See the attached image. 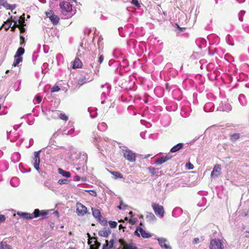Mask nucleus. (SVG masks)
Segmentation results:
<instances>
[{
  "label": "nucleus",
  "instance_id": "14",
  "mask_svg": "<svg viewBox=\"0 0 249 249\" xmlns=\"http://www.w3.org/2000/svg\"><path fill=\"white\" fill-rule=\"evenodd\" d=\"M83 66V63L78 58H76L73 62L72 68L73 69L77 68H81Z\"/></svg>",
  "mask_w": 249,
  "mask_h": 249
},
{
  "label": "nucleus",
  "instance_id": "7",
  "mask_svg": "<svg viewBox=\"0 0 249 249\" xmlns=\"http://www.w3.org/2000/svg\"><path fill=\"white\" fill-rule=\"evenodd\" d=\"M76 212L79 215L83 216L87 213V208L80 203H77Z\"/></svg>",
  "mask_w": 249,
  "mask_h": 249
},
{
  "label": "nucleus",
  "instance_id": "42",
  "mask_svg": "<svg viewBox=\"0 0 249 249\" xmlns=\"http://www.w3.org/2000/svg\"><path fill=\"white\" fill-rule=\"evenodd\" d=\"M95 243L94 245L95 247H94V249H98V248H99V246L100 245V244L97 241H95Z\"/></svg>",
  "mask_w": 249,
  "mask_h": 249
},
{
  "label": "nucleus",
  "instance_id": "56",
  "mask_svg": "<svg viewBox=\"0 0 249 249\" xmlns=\"http://www.w3.org/2000/svg\"><path fill=\"white\" fill-rule=\"evenodd\" d=\"M9 72V70H7L5 72L6 73H8Z\"/></svg>",
  "mask_w": 249,
  "mask_h": 249
},
{
  "label": "nucleus",
  "instance_id": "33",
  "mask_svg": "<svg viewBox=\"0 0 249 249\" xmlns=\"http://www.w3.org/2000/svg\"><path fill=\"white\" fill-rule=\"evenodd\" d=\"M25 38L23 36H20V44L23 45L25 44Z\"/></svg>",
  "mask_w": 249,
  "mask_h": 249
},
{
  "label": "nucleus",
  "instance_id": "31",
  "mask_svg": "<svg viewBox=\"0 0 249 249\" xmlns=\"http://www.w3.org/2000/svg\"><path fill=\"white\" fill-rule=\"evenodd\" d=\"M185 167L190 170L193 169L194 168L193 164H192L191 162H188L186 163L185 165Z\"/></svg>",
  "mask_w": 249,
  "mask_h": 249
},
{
  "label": "nucleus",
  "instance_id": "15",
  "mask_svg": "<svg viewBox=\"0 0 249 249\" xmlns=\"http://www.w3.org/2000/svg\"><path fill=\"white\" fill-rule=\"evenodd\" d=\"M171 158V157H168V156L161 157L157 160L156 161V163L158 165L161 164L165 162L166 161H168Z\"/></svg>",
  "mask_w": 249,
  "mask_h": 249
},
{
  "label": "nucleus",
  "instance_id": "57",
  "mask_svg": "<svg viewBox=\"0 0 249 249\" xmlns=\"http://www.w3.org/2000/svg\"><path fill=\"white\" fill-rule=\"evenodd\" d=\"M129 214H132V212H130L129 213Z\"/></svg>",
  "mask_w": 249,
  "mask_h": 249
},
{
  "label": "nucleus",
  "instance_id": "32",
  "mask_svg": "<svg viewBox=\"0 0 249 249\" xmlns=\"http://www.w3.org/2000/svg\"><path fill=\"white\" fill-rule=\"evenodd\" d=\"M60 89V88L58 86H54L52 89V92L58 91Z\"/></svg>",
  "mask_w": 249,
  "mask_h": 249
},
{
  "label": "nucleus",
  "instance_id": "3",
  "mask_svg": "<svg viewBox=\"0 0 249 249\" xmlns=\"http://www.w3.org/2000/svg\"><path fill=\"white\" fill-rule=\"evenodd\" d=\"M134 235L137 236L138 237H140V236H142L143 238H148L152 236L151 233L146 232L140 227L137 228L136 231H134Z\"/></svg>",
  "mask_w": 249,
  "mask_h": 249
},
{
  "label": "nucleus",
  "instance_id": "28",
  "mask_svg": "<svg viewBox=\"0 0 249 249\" xmlns=\"http://www.w3.org/2000/svg\"><path fill=\"white\" fill-rule=\"evenodd\" d=\"M125 249H137V247L133 243H130L125 246Z\"/></svg>",
  "mask_w": 249,
  "mask_h": 249
},
{
  "label": "nucleus",
  "instance_id": "53",
  "mask_svg": "<svg viewBox=\"0 0 249 249\" xmlns=\"http://www.w3.org/2000/svg\"><path fill=\"white\" fill-rule=\"evenodd\" d=\"M82 180L83 181H86L87 180V178L86 177H83L82 178Z\"/></svg>",
  "mask_w": 249,
  "mask_h": 249
},
{
  "label": "nucleus",
  "instance_id": "30",
  "mask_svg": "<svg viewBox=\"0 0 249 249\" xmlns=\"http://www.w3.org/2000/svg\"><path fill=\"white\" fill-rule=\"evenodd\" d=\"M128 206L126 204H124L122 201H121L120 204L119 206H118V208L120 209H123L124 210L126 207H127Z\"/></svg>",
  "mask_w": 249,
  "mask_h": 249
},
{
  "label": "nucleus",
  "instance_id": "12",
  "mask_svg": "<svg viewBox=\"0 0 249 249\" xmlns=\"http://www.w3.org/2000/svg\"><path fill=\"white\" fill-rule=\"evenodd\" d=\"M111 231L109 228H105L99 231V235L104 237H107L111 234Z\"/></svg>",
  "mask_w": 249,
  "mask_h": 249
},
{
  "label": "nucleus",
  "instance_id": "21",
  "mask_svg": "<svg viewBox=\"0 0 249 249\" xmlns=\"http://www.w3.org/2000/svg\"><path fill=\"white\" fill-rule=\"evenodd\" d=\"M24 52H25L24 49L22 47H19L18 49L16 54L15 55L14 58L20 57L22 55H23L24 54Z\"/></svg>",
  "mask_w": 249,
  "mask_h": 249
},
{
  "label": "nucleus",
  "instance_id": "24",
  "mask_svg": "<svg viewBox=\"0 0 249 249\" xmlns=\"http://www.w3.org/2000/svg\"><path fill=\"white\" fill-rule=\"evenodd\" d=\"M240 134L234 133L230 135V140L231 142H235L240 138Z\"/></svg>",
  "mask_w": 249,
  "mask_h": 249
},
{
  "label": "nucleus",
  "instance_id": "35",
  "mask_svg": "<svg viewBox=\"0 0 249 249\" xmlns=\"http://www.w3.org/2000/svg\"><path fill=\"white\" fill-rule=\"evenodd\" d=\"M106 243L108 244L109 246H110L111 248L113 247L114 244V240L111 239L109 241L107 240L106 241Z\"/></svg>",
  "mask_w": 249,
  "mask_h": 249
},
{
  "label": "nucleus",
  "instance_id": "60",
  "mask_svg": "<svg viewBox=\"0 0 249 249\" xmlns=\"http://www.w3.org/2000/svg\"><path fill=\"white\" fill-rule=\"evenodd\" d=\"M53 225H54V224H53V223H52V224L51 225V226L52 228H53Z\"/></svg>",
  "mask_w": 249,
  "mask_h": 249
},
{
  "label": "nucleus",
  "instance_id": "47",
  "mask_svg": "<svg viewBox=\"0 0 249 249\" xmlns=\"http://www.w3.org/2000/svg\"><path fill=\"white\" fill-rule=\"evenodd\" d=\"M36 101L38 103H39L41 101V98L39 96H37L36 97Z\"/></svg>",
  "mask_w": 249,
  "mask_h": 249
},
{
  "label": "nucleus",
  "instance_id": "9",
  "mask_svg": "<svg viewBox=\"0 0 249 249\" xmlns=\"http://www.w3.org/2000/svg\"><path fill=\"white\" fill-rule=\"evenodd\" d=\"M156 239L159 241V244L162 248H164V249H172L171 247L166 243L167 240L166 238L157 237Z\"/></svg>",
  "mask_w": 249,
  "mask_h": 249
},
{
  "label": "nucleus",
  "instance_id": "13",
  "mask_svg": "<svg viewBox=\"0 0 249 249\" xmlns=\"http://www.w3.org/2000/svg\"><path fill=\"white\" fill-rule=\"evenodd\" d=\"M0 5L5 8L6 9L11 10V11L16 8L15 5H11L7 3L6 1L4 0H0Z\"/></svg>",
  "mask_w": 249,
  "mask_h": 249
},
{
  "label": "nucleus",
  "instance_id": "4",
  "mask_svg": "<svg viewBox=\"0 0 249 249\" xmlns=\"http://www.w3.org/2000/svg\"><path fill=\"white\" fill-rule=\"evenodd\" d=\"M152 206L155 214L157 216L159 217L163 216L164 213V210L162 206L160 205L159 204L153 203Z\"/></svg>",
  "mask_w": 249,
  "mask_h": 249
},
{
  "label": "nucleus",
  "instance_id": "62",
  "mask_svg": "<svg viewBox=\"0 0 249 249\" xmlns=\"http://www.w3.org/2000/svg\"><path fill=\"white\" fill-rule=\"evenodd\" d=\"M27 18H30V16L28 15V16H27Z\"/></svg>",
  "mask_w": 249,
  "mask_h": 249
},
{
  "label": "nucleus",
  "instance_id": "18",
  "mask_svg": "<svg viewBox=\"0 0 249 249\" xmlns=\"http://www.w3.org/2000/svg\"><path fill=\"white\" fill-rule=\"evenodd\" d=\"M13 20L12 19H7L4 23L1 26V28L3 27L6 31L11 28Z\"/></svg>",
  "mask_w": 249,
  "mask_h": 249
},
{
  "label": "nucleus",
  "instance_id": "55",
  "mask_svg": "<svg viewBox=\"0 0 249 249\" xmlns=\"http://www.w3.org/2000/svg\"><path fill=\"white\" fill-rule=\"evenodd\" d=\"M68 249H76L74 247H69Z\"/></svg>",
  "mask_w": 249,
  "mask_h": 249
},
{
  "label": "nucleus",
  "instance_id": "39",
  "mask_svg": "<svg viewBox=\"0 0 249 249\" xmlns=\"http://www.w3.org/2000/svg\"><path fill=\"white\" fill-rule=\"evenodd\" d=\"M111 249L110 246L108 244L106 243L103 245V249Z\"/></svg>",
  "mask_w": 249,
  "mask_h": 249
},
{
  "label": "nucleus",
  "instance_id": "43",
  "mask_svg": "<svg viewBox=\"0 0 249 249\" xmlns=\"http://www.w3.org/2000/svg\"><path fill=\"white\" fill-rule=\"evenodd\" d=\"M199 241V239L198 238H195L193 241V243L194 244H197Z\"/></svg>",
  "mask_w": 249,
  "mask_h": 249
},
{
  "label": "nucleus",
  "instance_id": "22",
  "mask_svg": "<svg viewBox=\"0 0 249 249\" xmlns=\"http://www.w3.org/2000/svg\"><path fill=\"white\" fill-rule=\"evenodd\" d=\"M109 173L114 176L115 179L122 178H123V175L119 172L110 171Z\"/></svg>",
  "mask_w": 249,
  "mask_h": 249
},
{
  "label": "nucleus",
  "instance_id": "5",
  "mask_svg": "<svg viewBox=\"0 0 249 249\" xmlns=\"http://www.w3.org/2000/svg\"><path fill=\"white\" fill-rule=\"evenodd\" d=\"M62 12L63 14L70 12L72 11V5L70 2L67 1H62L59 4Z\"/></svg>",
  "mask_w": 249,
  "mask_h": 249
},
{
  "label": "nucleus",
  "instance_id": "34",
  "mask_svg": "<svg viewBox=\"0 0 249 249\" xmlns=\"http://www.w3.org/2000/svg\"><path fill=\"white\" fill-rule=\"evenodd\" d=\"M17 27L19 29L20 33H24L25 32V29L24 27V26H20V25H18Z\"/></svg>",
  "mask_w": 249,
  "mask_h": 249
},
{
  "label": "nucleus",
  "instance_id": "41",
  "mask_svg": "<svg viewBox=\"0 0 249 249\" xmlns=\"http://www.w3.org/2000/svg\"><path fill=\"white\" fill-rule=\"evenodd\" d=\"M178 28L179 29L180 32H183L185 30V28L184 27H180L178 24H176Z\"/></svg>",
  "mask_w": 249,
  "mask_h": 249
},
{
  "label": "nucleus",
  "instance_id": "38",
  "mask_svg": "<svg viewBox=\"0 0 249 249\" xmlns=\"http://www.w3.org/2000/svg\"><path fill=\"white\" fill-rule=\"evenodd\" d=\"M67 180L66 179H59L58 181V183L59 184H65L67 182Z\"/></svg>",
  "mask_w": 249,
  "mask_h": 249
},
{
  "label": "nucleus",
  "instance_id": "8",
  "mask_svg": "<svg viewBox=\"0 0 249 249\" xmlns=\"http://www.w3.org/2000/svg\"><path fill=\"white\" fill-rule=\"evenodd\" d=\"M39 154L40 151L35 152L34 154L35 157L34 158V166L37 171L39 170V166L40 162Z\"/></svg>",
  "mask_w": 249,
  "mask_h": 249
},
{
  "label": "nucleus",
  "instance_id": "48",
  "mask_svg": "<svg viewBox=\"0 0 249 249\" xmlns=\"http://www.w3.org/2000/svg\"><path fill=\"white\" fill-rule=\"evenodd\" d=\"M98 219V220H99V222H100L102 224H103V225L105 224V223H107V221H105L104 220H105V219H103V220H101V219H101V218H99V219Z\"/></svg>",
  "mask_w": 249,
  "mask_h": 249
},
{
  "label": "nucleus",
  "instance_id": "10",
  "mask_svg": "<svg viewBox=\"0 0 249 249\" xmlns=\"http://www.w3.org/2000/svg\"><path fill=\"white\" fill-rule=\"evenodd\" d=\"M221 165L216 164L211 172V178L217 177L221 174Z\"/></svg>",
  "mask_w": 249,
  "mask_h": 249
},
{
  "label": "nucleus",
  "instance_id": "17",
  "mask_svg": "<svg viewBox=\"0 0 249 249\" xmlns=\"http://www.w3.org/2000/svg\"><path fill=\"white\" fill-rule=\"evenodd\" d=\"M49 19L53 25L57 24L59 23L60 20L59 17L54 14L53 16H50Z\"/></svg>",
  "mask_w": 249,
  "mask_h": 249
},
{
  "label": "nucleus",
  "instance_id": "2",
  "mask_svg": "<svg viewBox=\"0 0 249 249\" xmlns=\"http://www.w3.org/2000/svg\"><path fill=\"white\" fill-rule=\"evenodd\" d=\"M124 157L130 162L136 161V154L129 149L123 150Z\"/></svg>",
  "mask_w": 249,
  "mask_h": 249
},
{
  "label": "nucleus",
  "instance_id": "6",
  "mask_svg": "<svg viewBox=\"0 0 249 249\" xmlns=\"http://www.w3.org/2000/svg\"><path fill=\"white\" fill-rule=\"evenodd\" d=\"M210 248V249H223L224 246L220 240L214 239L211 241Z\"/></svg>",
  "mask_w": 249,
  "mask_h": 249
},
{
  "label": "nucleus",
  "instance_id": "64",
  "mask_svg": "<svg viewBox=\"0 0 249 249\" xmlns=\"http://www.w3.org/2000/svg\"><path fill=\"white\" fill-rule=\"evenodd\" d=\"M229 110H231V107H230V108H229Z\"/></svg>",
  "mask_w": 249,
  "mask_h": 249
},
{
  "label": "nucleus",
  "instance_id": "54",
  "mask_svg": "<svg viewBox=\"0 0 249 249\" xmlns=\"http://www.w3.org/2000/svg\"><path fill=\"white\" fill-rule=\"evenodd\" d=\"M0 218H5V215H3V214H0Z\"/></svg>",
  "mask_w": 249,
  "mask_h": 249
},
{
  "label": "nucleus",
  "instance_id": "37",
  "mask_svg": "<svg viewBox=\"0 0 249 249\" xmlns=\"http://www.w3.org/2000/svg\"><path fill=\"white\" fill-rule=\"evenodd\" d=\"M17 26H18L17 23L16 21H15L14 25L12 27H11V31H13V32L16 29V28L17 27Z\"/></svg>",
  "mask_w": 249,
  "mask_h": 249
},
{
  "label": "nucleus",
  "instance_id": "45",
  "mask_svg": "<svg viewBox=\"0 0 249 249\" xmlns=\"http://www.w3.org/2000/svg\"><path fill=\"white\" fill-rule=\"evenodd\" d=\"M80 177L78 175H76L74 177V179L75 181H79L80 180Z\"/></svg>",
  "mask_w": 249,
  "mask_h": 249
},
{
  "label": "nucleus",
  "instance_id": "61",
  "mask_svg": "<svg viewBox=\"0 0 249 249\" xmlns=\"http://www.w3.org/2000/svg\"><path fill=\"white\" fill-rule=\"evenodd\" d=\"M64 228V226H61V227H60V228H61V229H62V228Z\"/></svg>",
  "mask_w": 249,
  "mask_h": 249
},
{
  "label": "nucleus",
  "instance_id": "59",
  "mask_svg": "<svg viewBox=\"0 0 249 249\" xmlns=\"http://www.w3.org/2000/svg\"><path fill=\"white\" fill-rule=\"evenodd\" d=\"M53 225H54V224H53V223H52V224L51 225V226L52 228H53Z\"/></svg>",
  "mask_w": 249,
  "mask_h": 249
},
{
  "label": "nucleus",
  "instance_id": "29",
  "mask_svg": "<svg viewBox=\"0 0 249 249\" xmlns=\"http://www.w3.org/2000/svg\"><path fill=\"white\" fill-rule=\"evenodd\" d=\"M108 223L109 224L110 228H116L117 226V222L115 221H109L108 222Z\"/></svg>",
  "mask_w": 249,
  "mask_h": 249
},
{
  "label": "nucleus",
  "instance_id": "25",
  "mask_svg": "<svg viewBox=\"0 0 249 249\" xmlns=\"http://www.w3.org/2000/svg\"><path fill=\"white\" fill-rule=\"evenodd\" d=\"M0 249H11L10 246L7 244L6 242L3 240L0 243Z\"/></svg>",
  "mask_w": 249,
  "mask_h": 249
},
{
  "label": "nucleus",
  "instance_id": "46",
  "mask_svg": "<svg viewBox=\"0 0 249 249\" xmlns=\"http://www.w3.org/2000/svg\"><path fill=\"white\" fill-rule=\"evenodd\" d=\"M124 220H129V222L132 224L135 223L136 222V219H124Z\"/></svg>",
  "mask_w": 249,
  "mask_h": 249
},
{
  "label": "nucleus",
  "instance_id": "27",
  "mask_svg": "<svg viewBox=\"0 0 249 249\" xmlns=\"http://www.w3.org/2000/svg\"><path fill=\"white\" fill-rule=\"evenodd\" d=\"M24 14H23L19 18L18 20V25H20V26H25V18H24Z\"/></svg>",
  "mask_w": 249,
  "mask_h": 249
},
{
  "label": "nucleus",
  "instance_id": "1",
  "mask_svg": "<svg viewBox=\"0 0 249 249\" xmlns=\"http://www.w3.org/2000/svg\"><path fill=\"white\" fill-rule=\"evenodd\" d=\"M17 214L22 218H36L39 216L49 215L53 217H58L59 216V213L57 211L53 210H47L39 211V209H35L34 212V217L30 213L18 212Z\"/></svg>",
  "mask_w": 249,
  "mask_h": 249
},
{
  "label": "nucleus",
  "instance_id": "11",
  "mask_svg": "<svg viewBox=\"0 0 249 249\" xmlns=\"http://www.w3.org/2000/svg\"><path fill=\"white\" fill-rule=\"evenodd\" d=\"M92 80V77L89 76V77L87 78L85 76L84 77L79 78L78 80L77 84L79 86H81L85 83L91 81Z\"/></svg>",
  "mask_w": 249,
  "mask_h": 249
},
{
  "label": "nucleus",
  "instance_id": "26",
  "mask_svg": "<svg viewBox=\"0 0 249 249\" xmlns=\"http://www.w3.org/2000/svg\"><path fill=\"white\" fill-rule=\"evenodd\" d=\"M22 61V58L21 57H18L17 58H15L14 61L12 64L13 67H16L18 65V64Z\"/></svg>",
  "mask_w": 249,
  "mask_h": 249
},
{
  "label": "nucleus",
  "instance_id": "23",
  "mask_svg": "<svg viewBox=\"0 0 249 249\" xmlns=\"http://www.w3.org/2000/svg\"><path fill=\"white\" fill-rule=\"evenodd\" d=\"M58 173L63 177L70 178L71 177V173L69 172L65 171L61 168L58 169Z\"/></svg>",
  "mask_w": 249,
  "mask_h": 249
},
{
  "label": "nucleus",
  "instance_id": "20",
  "mask_svg": "<svg viewBox=\"0 0 249 249\" xmlns=\"http://www.w3.org/2000/svg\"><path fill=\"white\" fill-rule=\"evenodd\" d=\"M91 210H92V212L93 216L94 217V218H101L102 217L101 212L99 210H98L96 208H92Z\"/></svg>",
  "mask_w": 249,
  "mask_h": 249
},
{
  "label": "nucleus",
  "instance_id": "40",
  "mask_svg": "<svg viewBox=\"0 0 249 249\" xmlns=\"http://www.w3.org/2000/svg\"><path fill=\"white\" fill-rule=\"evenodd\" d=\"M103 60H104V56H103V55H100L99 57L98 62L100 63H101L103 62Z\"/></svg>",
  "mask_w": 249,
  "mask_h": 249
},
{
  "label": "nucleus",
  "instance_id": "49",
  "mask_svg": "<svg viewBox=\"0 0 249 249\" xmlns=\"http://www.w3.org/2000/svg\"><path fill=\"white\" fill-rule=\"evenodd\" d=\"M149 169L151 173L154 175L155 174V169L154 168H149Z\"/></svg>",
  "mask_w": 249,
  "mask_h": 249
},
{
  "label": "nucleus",
  "instance_id": "51",
  "mask_svg": "<svg viewBox=\"0 0 249 249\" xmlns=\"http://www.w3.org/2000/svg\"><path fill=\"white\" fill-rule=\"evenodd\" d=\"M74 168L76 170V171H79L81 169V167H74Z\"/></svg>",
  "mask_w": 249,
  "mask_h": 249
},
{
  "label": "nucleus",
  "instance_id": "63",
  "mask_svg": "<svg viewBox=\"0 0 249 249\" xmlns=\"http://www.w3.org/2000/svg\"><path fill=\"white\" fill-rule=\"evenodd\" d=\"M140 218H143V216L142 215H141Z\"/></svg>",
  "mask_w": 249,
  "mask_h": 249
},
{
  "label": "nucleus",
  "instance_id": "36",
  "mask_svg": "<svg viewBox=\"0 0 249 249\" xmlns=\"http://www.w3.org/2000/svg\"><path fill=\"white\" fill-rule=\"evenodd\" d=\"M54 14L52 10H50L49 12H46V15L48 18H50V16H53Z\"/></svg>",
  "mask_w": 249,
  "mask_h": 249
},
{
  "label": "nucleus",
  "instance_id": "19",
  "mask_svg": "<svg viewBox=\"0 0 249 249\" xmlns=\"http://www.w3.org/2000/svg\"><path fill=\"white\" fill-rule=\"evenodd\" d=\"M53 112L56 113L57 115L58 116L59 118H60V119L64 120L65 121H67L68 120L69 117L65 113H59L58 111H53Z\"/></svg>",
  "mask_w": 249,
  "mask_h": 249
},
{
  "label": "nucleus",
  "instance_id": "16",
  "mask_svg": "<svg viewBox=\"0 0 249 249\" xmlns=\"http://www.w3.org/2000/svg\"><path fill=\"white\" fill-rule=\"evenodd\" d=\"M184 146V144L183 143H179L174 146H173L171 149L170 152L172 153H174L178 151L179 150L182 149Z\"/></svg>",
  "mask_w": 249,
  "mask_h": 249
},
{
  "label": "nucleus",
  "instance_id": "58",
  "mask_svg": "<svg viewBox=\"0 0 249 249\" xmlns=\"http://www.w3.org/2000/svg\"><path fill=\"white\" fill-rule=\"evenodd\" d=\"M53 225H54V224H53V223H52V224L51 225V226L52 228H53Z\"/></svg>",
  "mask_w": 249,
  "mask_h": 249
},
{
  "label": "nucleus",
  "instance_id": "44",
  "mask_svg": "<svg viewBox=\"0 0 249 249\" xmlns=\"http://www.w3.org/2000/svg\"><path fill=\"white\" fill-rule=\"evenodd\" d=\"M132 3L137 6H139L138 0H132Z\"/></svg>",
  "mask_w": 249,
  "mask_h": 249
},
{
  "label": "nucleus",
  "instance_id": "50",
  "mask_svg": "<svg viewBox=\"0 0 249 249\" xmlns=\"http://www.w3.org/2000/svg\"><path fill=\"white\" fill-rule=\"evenodd\" d=\"M8 212L10 213H11V214L13 215V216H16V213H15L13 212V211H9Z\"/></svg>",
  "mask_w": 249,
  "mask_h": 249
},
{
  "label": "nucleus",
  "instance_id": "52",
  "mask_svg": "<svg viewBox=\"0 0 249 249\" xmlns=\"http://www.w3.org/2000/svg\"><path fill=\"white\" fill-rule=\"evenodd\" d=\"M5 219H0V224L3 222H4Z\"/></svg>",
  "mask_w": 249,
  "mask_h": 249
}]
</instances>
